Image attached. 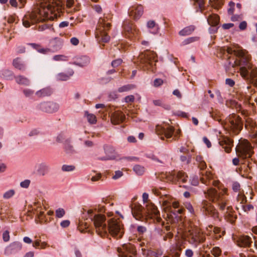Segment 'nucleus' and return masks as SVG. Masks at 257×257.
Segmentation results:
<instances>
[{"label":"nucleus","mask_w":257,"mask_h":257,"mask_svg":"<svg viewBox=\"0 0 257 257\" xmlns=\"http://www.w3.org/2000/svg\"><path fill=\"white\" fill-rule=\"evenodd\" d=\"M63 0H41L30 13L27 14L23 19V24L26 27L38 23L36 29L43 31L49 28L51 26L44 22L46 20H54L60 17L64 13L65 8L62 5Z\"/></svg>","instance_id":"nucleus-1"},{"label":"nucleus","mask_w":257,"mask_h":257,"mask_svg":"<svg viewBox=\"0 0 257 257\" xmlns=\"http://www.w3.org/2000/svg\"><path fill=\"white\" fill-rule=\"evenodd\" d=\"M226 59L229 67L240 66L241 76L257 88V67L251 62V56L245 49H226Z\"/></svg>","instance_id":"nucleus-2"},{"label":"nucleus","mask_w":257,"mask_h":257,"mask_svg":"<svg viewBox=\"0 0 257 257\" xmlns=\"http://www.w3.org/2000/svg\"><path fill=\"white\" fill-rule=\"evenodd\" d=\"M227 192L226 188H223L219 192L212 187L204 190L206 199H203L200 204V210L203 214L215 220H220L219 213L212 203L215 204L220 211H224L229 204Z\"/></svg>","instance_id":"nucleus-3"},{"label":"nucleus","mask_w":257,"mask_h":257,"mask_svg":"<svg viewBox=\"0 0 257 257\" xmlns=\"http://www.w3.org/2000/svg\"><path fill=\"white\" fill-rule=\"evenodd\" d=\"M162 207L167 213L169 221L172 224L181 220L185 209L180 206L178 201L170 196H166L162 200Z\"/></svg>","instance_id":"nucleus-4"},{"label":"nucleus","mask_w":257,"mask_h":257,"mask_svg":"<svg viewBox=\"0 0 257 257\" xmlns=\"http://www.w3.org/2000/svg\"><path fill=\"white\" fill-rule=\"evenodd\" d=\"M112 19L110 14H105L99 19L95 31V38L99 43H107L110 40Z\"/></svg>","instance_id":"nucleus-5"},{"label":"nucleus","mask_w":257,"mask_h":257,"mask_svg":"<svg viewBox=\"0 0 257 257\" xmlns=\"http://www.w3.org/2000/svg\"><path fill=\"white\" fill-rule=\"evenodd\" d=\"M157 61V54L154 51L146 50L139 55L135 63L144 71L154 73L157 69L156 63Z\"/></svg>","instance_id":"nucleus-6"},{"label":"nucleus","mask_w":257,"mask_h":257,"mask_svg":"<svg viewBox=\"0 0 257 257\" xmlns=\"http://www.w3.org/2000/svg\"><path fill=\"white\" fill-rule=\"evenodd\" d=\"M91 221L93 222L96 232L101 237L107 236V228L105 223V216L101 214H96L95 210L89 209L87 211Z\"/></svg>","instance_id":"nucleus-7"},{"label":"nucleus","mask_w":257,"mask_h":257,"mask_svg":"<svg viewBox=\"0 0 257 257\" xmlns=\"http://www.w3.org/2000/svg\"><path fill=\"white\" fill-rule=\"evenodd\" d=\"M158 177L163 182L179 185L186 183L188 179V175L183 171L162 172L159 174Z\"/></svg>","instance_id":"nucleus-8"},{"label":"nucleus","mask_w":257,"mask_h":257,"mask_svg":"<svg viewBox=\"0 0 257 257\" xmlns=\"http://www.w3.org/2000/svg\"><path fill=\"white\" fill-rule=\"evenodd\" d=\"M155 130L156 134L160 136L161 139L163 140L165 138L170 139L172 137L174 140H177L182 135L181 130L178 129L175 132L174 127L168 123H164L161 125H157Z\"/></svg>","instance_id":"nucleus-9"},{"label":"nucleus","mask_w":257,"mask_h":257,"mask_svg":"<svg viewBox=\"0 0 257 257\" xmlns=\"http://www.w3.org/2000/svg\"><path fill=\"white\" fill-rule=\"evenodd\" d=\"M243 125L241 118L233 113L226 118L224 127L229 131L230 134L236 135L242 130Z\"/></svg>","instance_id":"nucleus-10"},{"label":"nucleus","mask_w":257,"mask_h":257,"mask_svg":"<svg viewBox=\"0 0 257 257\" xmlns=\"http://www.w3.org/2000/svg\"><path fill=\"white\" fill-rule=\"evenodd\" d=\"M122 35L131 40H139L141 32L135 24L130 20H125L122 26Z\"/></svg>","instance_id":"nucleus-11"},{"label":"nucleus","mask_w":257,"mask_h":257,"mask_svg":"<svg viewBox=\"0 0 257 257\" xmlns=\"http://www.w3.org/2000/svg\"><path fill=\"white\" fill-rule=\"evenodd\" d=\"M122 216L113 217L108 220L107 235L110 233L113 237L121 238L124 233V227L121 219Z\"/></svg>","instance_id":"nucleus-12"},{"label":"nucleus","mask_w":257,"mask_h":257,"mask_svg":"<svg viewBox=\"0 0 257 257\" xmlns=\"http://www.w3.org/2000/svg\"><path fill=\"white\" fill-rule=\"evenodd\" d=\"M184 236L190 243L196 246L203 242L205 240V234L197 227H191L185 233Z\"/></svg>","instance_id":"nucleus-13"},{"label":"nucleus","mask_w":257,"mask_h":257,"mask_svg":"<svg viewBox=\"0 0 257 257\" xmlns=\"http://www.w3.org/2000/svg\"><path fill=\"white\" fill-rule=\"evenodd\" d=\"M145 221L150 223L151 221L160 223L162 220L160 212L157 207L152 202H148L146 205Z\"/></svg>","instance_id":"nucleus-14"},{"label":"nucleus","mask_w":257,"mask_h":257,"mask_svg":"<svg viewBox=\"0 0 257 257\" xmlns=\"http://www.w3.org/2000/svg\"><path fill=\"white\" fill-rule=\"evenodd\" d=\"M237 156L242 159L249 158L252 155V148L250 143L246 140L240 142L236 147Z\"/></svg>","instance_id":"nucleus-15"},{"label":"nucleus","mask_w":257,"mask_h":257,"mask_svg":"<svg viewBox=\"0 0 257 257\" xmlns=\"http://www.w3.org/2000/svg\"><path fill=\"white\" fill-rule=\"evenodd\" d=\"M119 257H136L137 250L134 245L128 243L117 248Z\"/></svg>","instance_id":"nucleus-16"},{"label":"nucleus","mask_w":257,"mask_h":257,"mask_svg":"<svg viewBox=\"0 0 257 257\" xmlns=\"http://www.w3.org/2000/svg\"><path fill=\"white\" fill-rule=\"evenodd\" d=\"M245 128L248 131L249 136L257 142V123L252 118L247 117L245 120Z\"/></svg>","instance_id":"nucleus-17"},{"label":"nucleus","mask_w":257,"mask_h":257,"mask_svg":"<svg viewBox=\"0 0 257 257\" xmlns=\"http://www.w3.org/2000/svg\"><path fill=\"white\" fill-rule=\"evenodd\" d=\"M218 143L226 153H229L231 152L233 146L232 139L227 136L220 135L218 138Z\"/></svg>","instance_id":"nucleus-18"},{"label":"nucleus","mask_w":257,"mask_h":257,"mask_svg":"<svg viewBox=\"0 0 257 257\" xmlns=\"http://www.w3.org/2000/svg\"><path fill=\"white\" fill-rule=\"evenodd\" d=\"M201 182L207 186L212 185L215 187H218L220 182L218 180H213V174L211 171H206L205 174L202 173L200 177Z\"/></svg>","instance_id":"nucleus-19"},{"label":"nucleus","mask_w":257,"mask_h":257,"mask_svg":"<svg viewBox=\"0 0 257 257\" xmlns=\"http://www.w3.org/2000/svg\"><path fill=\"white\" fill-rule=\"evenodd\" d=\"M132 214L137 220L145 221V209L139 203H134L131 205Z\"/></svg>","instance_id":"nucleus-20"},{"label":"nucleus","mask_w":257,"mask_h":257,"mask_svg":"<svg viewBox=\"0 0 257 257\" xmlns=\"http://www.w3.org/2000/svg\"><path fill=\"white\" fill-rule=\"evenodd\" d=\"M183 248H184L183 240L182 239H179L176 242L175 244L171 246L169 255L171 257H180Z\"/></svg>","instance_id":"nucleus-21"},{"label":"nucleus","mask_w":257,"mask_h":257,"mask_svg":"<svg viewBox=\"0 0 257 257\" xmlns=\"http://www.w3.org/2000/svg\"><path fill=\"white\" fill-rule=\"evenodd\" d=\"M233 240L236 244L241 247H249L252 242L251 238L246 235L236 236L233 237Z\"/></svg>","instance_id":"nucleus-22"},{"label":"nucleus","mask_w":257,"mask_h":257,"mask_svg":"<svg viewBox=\"0 0 257 257\" xmlns=\"http://www.w3.org/2000/svg\"><path fill=\"white\" fill-rule=\"evenodd\" d=\"M38 108L45 112L53 113L58 110L59 105L53 102H44L39 105Z\"/></svg>","instance_id":"nucleus-23"},{"label":"nucleus","mask_w":257,"mask_h":257,"mask_svg":"<svg viewBox=\"0 0 257 257\" xmlns=\"http://www.w3.org/2000/svg\"><path fill=\"white\" fill-rule=\"evenodd\" d=\"M144 13V7L141 5L133 6L128 9V13L131 18L134 20L139 19Z\"/></svg>","instance_id":"nucleus-24"},{"label":"nucleus","mask_w":257,"mask_h":257,"mask_svg":"<svg viewBox=\"0 0 257 257\" xmlns=\"http://www.w3.org/2000/svg\"><path fill=\"white\" fill-rule=\"evenodd\" d=\"M125 119V115L121 110H115L110 115L111 122L114 125L119 124Z\"/></svg>","instance_id":"nucleus-25"},{"label":"nucleus","mask_w":257,"mask_h":257,"mask_svg":"<svg viewBox=\"0 0 257 257\" xmlns=\"http://www.w3.org/2000/svg\"><path fill=\"white\" fill-rule=\"evenodd\" d=\"M173 227L165 226L161 231L160 235L164 241H170L173 237Z\"/></svg>","instance_id":"nucleus-26"},{"label":"nucleus","mask_w":257,"mask_h":257,"mask_svg":"<svg viewBox=\"0 0 257 257\" xmlns=\"http://www.w3.org/2000/svg\"><path fill=\"white\" fill-rule=\"evenodd\" d=\"M81 5L77 1L67 0L66 4V11L67 13H72L80 10Z\"/></svg>","instance_id":"nucleus-27"},{"label":"nucleus","mask_w":257,"mask_h":257,"mask_svg":"<svg viewBox=\"0 0 257 257\" xmlns=\"http://www.w3.org/2000/svg\"><path fill=\"white\" fill-rule=\"evenodd\" d=\"M226 212L224 214L225 218L227 221L233 224L235 222L236 219V215L234 214V211L231 206H226Z\"/></svg>","instance_id":"nucleus-28"},{"label":"nucleus","mask_w":257,"mask_h":257,"mask_svg":"<svg viewBox=\"0 0 257 257\" xmlns=\"http://www.w3.org/2000/svg\"><path fill=\"white\" fill-rule=\"evenodd\" d=\"M219 17L218 15L212 14L207 18V22L209 25L214 27L218 25L219 22Z\"/></svg>","instance_id":"nucleus-29"},{"label":"nucleus","mask_w":257,"mask_h":257,"mask_svg":"<svg viewBox=\"0 0 257 257\" xmlns=\"http://www.w3.org/2000/svg\"><path fill=\"white\" fill-rule=\"evenodd\" d=\"M195 29L196 27L194 25L186 27L179 32V35L181 36L190 35L195 31Z\"/></svg>","instance_id":"nucleus-30"},{"label":"nucleus","mask_w":257,"mask_h":257,"mask_svg":"<svg viewBox=\"0 0 257 257\" xmlns=\"http://www.w3.org/2000/svg\"><path fill=\"white\" fill-rule=\"evenodd\" d=\"M14 66L21 71H24L26 69V66L24 63H23L20 58H17L13 61Z\"/></svg>","instance_id":"nucleus-31"},{"label":"nucleus","mask_w":257,"mask_h":257,"mask_svg":"<svg viewBox=\"0 0 257 257\" xmlns=\"http://www.w3.org/2000/svg\"><path fill=\"white\" fill-rule=\"evenodd\" d=\"M52 93V91L50 88H43L36 92V95L41 97L50 96Z\"/></svg>","instance_id":"nucleus-32"},{"label":"nucleus","mask_w":257,"mask_h":257,"mask_svg":"<svg viewBox=\"0 0 257 257\" xmlns=\"http://www.w3.org/2000/svg\"><path fill=\"white\" fill-rule=\"evenodd\" d=\"M15 80L17 83L19 84L29 85L30 83L28 78L22 75L15 77Z\"/></svg>","instance_id":"nucleus-33"},{"label":"nucleus","mask_w":257,"mask_h":257,"mask_svg":"<svg viewBox=\"0 0 257 257\" xmlns=\"http://www.w3.org/2000/svg\"><path fill=\"white\" fill-rule=\"evenodd\" d=\"M89 226V224L88 222H86L85 220H82L79 221L77 228L81 232H83L88 229Z\"/></svg>","instance_id":"nucleus-34"},{"label":"nucleus","mask_w":257,"mask_h":257,"mask_svg":"<svg viewBox=\"0 0 257 257\" xmlns=\"http://www.w3.org/2000/svg\"><path fill=\"white\" fill-rule=\"evenodd\" d=\"M200 40V37L198 36H194V37H191L189 38H188L187 39H185L184 40L181 45L182 46H185L187 45H189L190 44L199 41Z\"/></svg>","instance_id":"nucleus-35"},{"label":"nucleus","mask_w":257,"mask_h":257,"mask_svg":"<svg viewBox=\"0 0 257 257\" xmlns=\"http://www.w3.org/2000/svg\"><path fill=\"white\" fill-rule=\"evenodd\" d=\"M202 157L200 156H197L196 157V161L199 162L198 167L202 171V172L200 173L201 175L202 173H203L204 174H205L206 171L204 172V170L207 167L206 163L205 161L202 160Z\"/></svg>","instance_id":"nucleus-36"},{"label":"nucleus","mask_w":257,"mask_h":257,"mask_svg":"<svg viewBox=\"0 0 257 257\" xmlns=\"http://www.w3.org/2000/svg\"><path fill=\"white\" fill-rule=\"evenodd\" d=\"M209 3L212 7L219 9L223 5V0H209Z\"/></svg>","instance_id":"nucleus-37"},{"label":"nucleus","mask_w":257,"mask_h":257,"mask_svg":"<svg viewBox=\"0 0 257 257\" xmlns=\"http://www.w3.org/2000/svg\"><path fill=\"white\" fill-rule=\"evenodd\" d=\"M34 213H35L37 215L38 219L40 220L41 222H42L45 221V216L44 211L42 210L41 207L38 208L35 210V212Z\"/></svg>","instance_id":"nucleus-38"},{"label":"nucleus","mask_w":257,"mask_h":257,"mask_svg":"<svg viewBox=\"0 0 257 257\" xmlns=\"http://www.w3.org/2000/svg\"><path fill=\"white\" fill-rule=\"evenodd\" d=\"M148 27L151 29L152 33H156L158 32V27L154 21H150L147 23Z\"/></svg>","instance_id":"nucleus-39"},{"label":"nucleus","mask_w":257,"mask_h":257,"mask_svg":"<svg viewBox=\"0 0 257 257\" xmlns=\"http://www.w3.org/2000/svg\"><path fill=\"white\" fill-rule=\"evenodd\" d=\"M232 104L235 105L237 111H240L241 114L246 116V118L248 117V112L247 110L245 109L242 110L241 105L234 101L232 102Z\"/></svg>","instance_id":"nucleus-40"},{"label":"nucleus","mask_w":257,"mask_h":257,"mask_svg":"<svg viewBox=\"0 0 257 257\" xmlns=\"http://www.w3.org/2000/svg\"><path fill=\"white\" fill-rule=\"evenodd\" d=\"M33 48L36 49L38 52L43 54H46L50 51V50L48 48H42L40 45L36 44H31Z\"/></svg>","instance_id":"nucleus-41"},{"label":"nucleus","mask_w":257,"mask_h":257,"mask_svg":"<svg viewBox=\"0 0 257 257\" xmlns=\"http://www.w3.org/2000/svg\"><path fill=\"white\" fill-rule=\"evenodd\" d=\"M85 115L86 116L88 121L90 123L95 124L96 122L97 119L95 115L88 113V112H85Z\"/></svg>","instance_id":"nucleus-42"},{"label":"nucleus","mask_w":257,"mask_h":257,"mask_svg":"<svg viewBox=\"0 0 257 257\" xmlns=\"http://www.w3.org/2000/svg\"><path fill=\"white\" fill-rule=\"evenodd\" d=\"M135 172L138 175H142L144 174L145 171V168L140 165H135L133 168Z\"/></svg>","instance_id":"nucleus-43"},{"label":"nucleus","mask_w":257,"mask_h":257,"mask_svg":"<svg viewBox=\"0 0 257 257\" xmlns=\"http://www.w3.org/2000/svg\"><path fill=\"white\" fill-rule=\"evenodd\" d=\"M135 87V86L133 84H127L123 85L121 87H120L118 89V92H127L132 89H133Z\"/></svg>","instance_id":"nucleus-44"},{"label":"nucleus","mask_w":257,"mask_h":257,"mask_svg":"<svg viewBox=\"0 0 257 257\" xmlns=\"http://www.w3.org/2000/svg\"><path fill=\"white\" fill-rule=\"evenodd\" d=\"M89 63V59L86 56H83L80 58L79 60L76 62V64L80 66L83 67Z\"/></svg>","instance_id":"nucleus-45"},{"label":"nucleus","mask_w":257,"mask_h":257,"mask_svg":"<svg viewBox=\"0 0 257 257\" xmlns=\"http://www.w3.org/2000/svg\"><path fill=\"white\" fill-rule=\"evenodd\" d=\"M213 237L214 239L217 240L221 237V235L220 234L221 232V228L218 227H214L213 230Z\"/></svg>","instance_id":"nucleus-46"},{"label":"nucleus","mask_w":257,"mask_h":257,"mask_svg":"<svg viewBox=\"0 0 257 257\" xmlns=\"http://www.w3.org/2000/svg\"><path fill=\"white\" fill-rule=\"evenodd\" d=\"M117 49H119L120 51H125L127 50L128 47V44L127 42L124 41L119 42L116 45Z\"/></svg>","instance_id":"nucleus-47"},{"label":"nucleus","mask_w":257,"mask_h":257,"mask_svg":"<svg viewBox=\"0 0 257 257\" xmlns=\"http://www.w3.org/2000/svg\"><path fill=\"white\" fill-rule=\"evenodd\" d=\"M73 74V72H71L69 75L63 73H60L58 75V78L60 80L66 81L69 79L70 77Z\"/></svg>","instance_id":"nucleus-48"},{"label":"nucleus","mask_w":257,"mask_h":257,"mask_svg":"<svg viewBox=\"0 0 257 257\" xmlns=\"http://www.w3.org/2000/svg\"><path fill=\"white\" fill-rule=\"evenodd\" d=\"M48 171V167L45 164H41L40 166L39 169L38 170L39 174L41 175H44L46 173H47Z\"/></svg>","instance_id":"nucleus-49"},{"label":"nucleus","mask_w":257,"mask_h":257,"mask_svg":"<svg viewBox=\"0 0 257 257\" xmlns=\"http://www.w3.org/2000/svg\"><path fill=\"white\" fill-rule=\"evenodd\" d=\"M237 201L239 202L240 204H244L246 202V197L243 194V193L240 192L238 193Z\"/></svg>","instance_id":"nucleus-50"},{"label":"nucleus","mask_w":257,"mask_h":257,"mask_svg":"<svg viewBox=\"0 0 257 257\" xmlns=\"http://www.w3.org/2000/svg\"><path fill=\"white\" fill-rule=\"evenodd\" d=\"M53 60L57 61H67L68 60V57L64 55H57L53 57Z\"/></svg>","instance_id":"nucleus-51"},{"label":"nucleus","mask_w":257,"mask_h":257,"mask_svg":"<svg viewBox=\"0 0 257 257\" xmlns=\"http://www.w3.org/2000/svg\"><path fill=\"white\" fill-rule=\"evenodd\" d=\"M211 253L215 256L218 257L221 253V250L219 247H214L211 251Z\"/></svg>","instance_id":"nucleus-52"},{"label":"nucleus","mask_w":257,"mask_h":257,"mask_svg":"<svg viewBox=\"0 0 257 257\" xmlns=\"http://www.w3.org/2000/svg\"><path fill=\"white\" fill-rule=\"evenodd\" d=\"M195 3L198 4L201 13H203L204 10L205 0H193Z\"/></svg>","instance_id":"nucleus-53"},{"label":"nucleus","mask_w":257,"mask_h":257,"mask_svg":"<svg viewBox=\"0 0 257 257\" xmlns=\"http://www.w3.org/2000/svg\"><path fill=\"white\" fill-rule=\"evenodd\" d=\"M65 214V211L63 208H58L56 210L55 215L57 218H61Z\"/></svg>","instance_id":"nucleus-54"},{"label":"nucleus","mask_w":257,"mask_h":257,"mask_svg":"<svg viewBox=\"0 0 257 257\" xmlns=\"http://www.w3.org/2000/svg\"><path fill=\"white\" fill-rule=\"evenodd\" d=\"M64 149L67 153H70L73 152V147L70 145L68 141H66L64 145Z\"/></svg>","instance_id":"nucleus-55"},{"label":"nucleus","mask_w":257,"mask_h":257,"mask_svg":"<svg viewBox=\"0 0 257 257\" xmlns=\"http://www.w3.org/2000/svg\"><path fill=\"white\" fill-rule=\"evenodd\" d=\"M232 188L234 192H238V193L241 192L240 185L238 182H235L233 183Z\"/></svg>","instance_id":"nucleus-56"},{"label":"nucleus","mask_w":257,"mask_h":257,"mask_svg":"<svg viewBox=\"0 0 257 257\" xmlns=\"http://www.w3.org/2000/svg\"><path fill=\"white\" fill-rule=\"evenodd\" d=\"M185 208L192 214H194V210L192 204L189 202L184 203Z\"/></svg>","instance_id":"nucleus-57"},{"label":"nucleus","mask_w":257,"mask_h":257,"mask_svg":"<svg viewBox=\"0 0 257 257\" xmlns=\"http://www.w3.org/2000/svg\"><path fill=\"white\" fill-rule=\"evenodd\" d=\"M229 8L227 10L228 13L229 15H232L234 10L235 4L232 2H229L228 4Z\"/></svg>","instance_id":"nucleus-58"},{"label":"nucleus","mask_w":257,"mask_h":257,"mask_svg":"<svg viewBox=\"0 0 257 257\" xmlns=\"http://www.w3.org/2000/svg\"><path fill=\"white\" fill-rule=\"evenodd\" d=\"M163 83V80L161 78H156L154 81L153 85L155 87H158L162 85Z\"/></svg>","instance_id":"nucleus-59"},{"label":"nucleus","mask_w":257,"mask_h":257,"mask_svg":"<svg viewBox=\"0 0 257 257\" xmlns=\"http://www.w3.org/2000/svg\"><path fill=\"white\" fill-rule=\"evenodd\" d=\"M15 194V191L14 190H10L6 192L4 194V198L6 199H9L12 197Z\"/></svg>","instance_id":"nucleus-60"},{"label":"nucleus","mask_w":257,"mask_h":257,"mask_svg":"<svg viewBox=\"0 0 257 257\" xmlns=\"http://www.w3.org/2000/svg\"><path fill=\"white\" fill-rule=\"evenodd\" d=\"M75 166L73 165H64L62 167V170L63 171H71L74 170Z\"/></svg>","instance_id":"nucleus-61"},{"label":"nucleus","mask_w":257,"mask_h":257,"mask_svg":"<svg viewBox=\"0 0 257 257\" xmlns=\"http://www.w3.org/2000/svg\"><path fill=\"white\" fill-rule=\"evenodd\" d=\"M191 157L189 155L181 156L180 157V160L183 162H186L189 164L191 161Z\"/></svg>","instance_id":"nucleus-62"},{"label":"nucleus","mask_w":257,"mask_h":257,"mask_svg":"<svg viewBox=\"0 0 257 257\" xmlns=\"http://www.w3.org/2000/svg\"><path fill=\"white\" fill-rule=\"evenodd\" d=\"M122 62V60L121 59H117L113 60L111 63V65L113 67H117L119 66Z\"/></svg>","instance_id":"nucleus-63"},{"label":"nucleus","mask_w":257,"mask_h":257,"mask_svg":"<svg viewBox=\"0 0 257 257\" xmlns=\"http://www.w3.org/2000/svg\"><path fill=\"white\" fill-rule=\"evenodd\" d=\"M242 207L245 212H248L253 208V206L251 204H242Z\"/></svg>","instance_id":"nucleus-64"}]
</instances>
